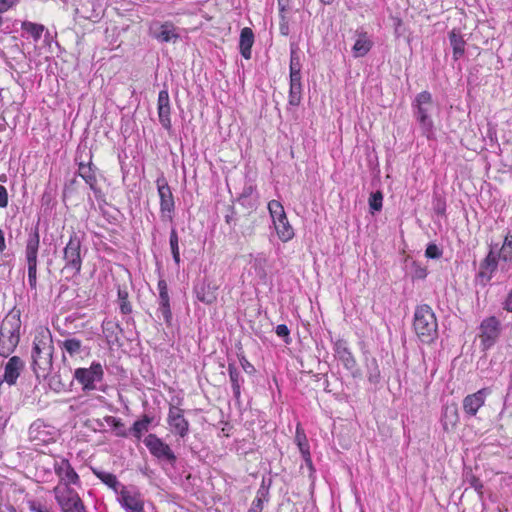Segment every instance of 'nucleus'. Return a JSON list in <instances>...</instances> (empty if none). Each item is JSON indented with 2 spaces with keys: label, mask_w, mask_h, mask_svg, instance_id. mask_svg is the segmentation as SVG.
<instances>
[{
  "label": "nucleus",
  "mask_w": 512,
  "mask_h": 512,
  "mask_svg": "<svg viewBox=\"0 0 512 512\" xmlns=\"http://www.w3.org/2000/svg\"><path fill=\"white\" fill-rule=\"evenodd\" d=\"M40 235L38 227L31 230L26 241L25 257L27 265H37Z\"/></svg>",
  "instance_id": "obj_22"
},
{
  "label": "nucleus",
  "mask_w": 512,
  "mask_h": 512,
  "mask_svg": "<svg viewBox=\"0 0 512 512\" xmlns=\"http://www.w3.org/2000/svg\"><path fill=\"white\" fill-rule=\"evenodd\" d=\"M28 507L30 512H53L51 507L37 500L28 501Z\"/></svg>",
  "instance_id": "obj_49"
},
{
  "label": "nucleus",
  "mask_w": 512,
  "mask_h": 512,
  "mask_svg": "<svg viewBox=\"0 0 512 512\" xmlns=\"http://www.w3.org/2000/svg\"><path fill=\"white\" fill-rule=\"evenodd\" d=\"M129 294L125 287L118 286L117 302L121 314L128 315L132 313V304L129 301Z\"/></svg>",
  "instance_id": "obj_34"
},
{
  "label": "nucleus",
  "mask_w": 512,
  "mask_h": 512,
  "mask_svg": "<svg viewBox=\"0 0 512 512\" xmlns=\"http://www.w3.org/2000/svg\"><path fill=\"white\" fill-rule=\"evenodd\" d=\"M501 307L504 311L512 313V289L507 293L504 300L501 302Z\"/></svg>",
  "instance_id": "obj_59"
},
{
  "label": "nucleus",
  "mask_w": 512,
  "mask_h": 512,
  "mask_svg": "<svg viewBox=\"0 0 512 512\" xmlns=\"http://www.w3.org/2000/svg\"><path fill=\"white\" fill-rule=\"evenodd\" d=\"M492 393L490 387H484L475 393L468 394L463 398V411L467 417L476 416L478 410L485 404L486 398Z\"/></svg>",
  "instance_id": "obj_15"
},
{
  "label": "nucleus",
  "mask_w": 512,
  "mask_h": 512,
  "mask_svg": "<svg viewBox=\"0 0 512 512\" xmlns=\"http://www.w3.org/2000/svg\"><path fill=\"white\" fill-rule=\"evenodd\" d=\"M153 420V416L143 414L142 417L136 420L129 428V436H133L138 441L141 440L143 434L149 431V427Z\"/></svg>",
  "instance_id": "obj_28"
},
{
  "label": "nucleus",
  "mask_w": 512,
  "mask_h": 512,
  "mask_svg": "<svg viewBox=\"0 0 512 512\" xmlns=\"http://www.w3.org/2000/svg\"><path fill=\"white\" fill-rule=\"evenodd\" d=\"M239 362L245 373L254 375L256 373L255 367L248 361L245 355H239Z\"/></svg>",
  "instance_id": "obj_55"
},
{
  "label": "nucleus",
  "mask_w": 512,
  "mask_h": 512,
  "mask_svg": "<svg viewBox=\"0 0 512 512\" xmlns=\"http://www.w3.org/2000/svg\"><path fill=\"white\" fill-rule=\"evenodd\" d=\"M498 257L504 262L512 261V231H508L504 237L503 244L498 251Z\"/></svg>",
  "instance_id": "obj_36"
},
{
  "label": "nucleus",
  "mask_w": 512,
  "mask_h": 512,
  "mask_svg": "<svg viewBox=\"0 0 512 512\" xmlns=\"http://www.w3.org/2000/svg\"><path fill=\"white\" fill-rule=\"evenodd\" d=\"M149 35L159 43H176L180 39L178 28L171 21L153 20L149 24Z\"/></svg>",
  "instance_id": "obj_12"
},
{
  "label": "nucleus",
  "mask_w": 512,
  "mask_h": 512,
  "mask_svg": "<svg viewBox=\"0 0 512 512\" xmlns=\"http://www.w3.org/2000/svg\"><path fill=\"white\" fill-rule=\"evenodd\" d=\"M53 492L62 512H86L83 501L73 488H61L58 485Z\"/></svg>",
  "instance_id": "obj_10"
},
{
  "label": "nucleus",
  "mask_w": 512,
  "mask_h": 512,
  "mask_svg": "<svg viewBox=\"0 0 512 512\" xmlns=\"http://www.w3.org/2000/svg\"><path fill=\"white\" fill-rule=\"evenodd\" d=\"M446 198L443 193L434 190L432 196V209L439 216H446Z\"/></svg>",
  "instance_id": "obj_38"
},
{
  "label": "nucleus",
  "mask_w": 512,
  "mask_h": 512,
  "mask_svg": "<svg viewBox=\"0 0 512 512\" xmlns=\"http://www.w3.org/2000/svg\"><path fill=\"white\" fill-rule=\"evenodd\" d=\"M118 494L120 495L119 503L127 512H144V502L138 492L131 494L125 486H122Z\"/></svg>",
  "instance_id": "obj_20"
},
{
  "label": "nucleus",
  "mask_w": 512,
  "mask_h": 512,
  "mask_svg": "<svg viewBox=\"0 0 512 512\" xmlns=\"http://www.w3.org/2000/svg\"><path fill=\"white\" fill-rule=\"evenodd\" d=\"M413 329L423 344H432L438 338L437 318L428 304H420L415 307Z\"/></svg>",
  "instance_id": "obj_2"
},
{
  "label": "nucleus",
  "mask_w": 512,
  "mask_h": 512,
  "mask_svg": "<svg viewBox=\"0 0 512 512\" xmlns=\"http://www.w3.org/2000/svg\"><path fill=\"white\" fill-rule=\"evenodd\" d=\"M267 262V258L264 254H258L254 260V267L261 277H266V271L264 266Z\"/></svg>",
  "instance_id": "obj_52"
},
{
  "label": "nucleus",
  "mask_w": 512,
  "mask_h": 512,
  "mask_svg": "<svg viewBox=\"0 0 512 512\" xmlns=\"http://www.w3.org/2000/svg\"><path fill=\"white\" fill-rule=\"evenodd\" d=\"M21 28L30 34L34 41H38L41 38L43 31L45 30L44 25L29 21L22 22Z\"/></svg>",
  "instance_id": "obj_41"
},
{
  "label": "nucleus",
  "mask_w": 512,
  "mask_h": 512,
  "mask_svg": "<svg viewBox=\"0 0 512 512\" xmlns=\"http://www.w3.org/2000/svg\"><path fill=\"white\" fill-rule=\"evenodd\" d=\"M478 329L482 351L491 349L498 342L502 333L501 322L496 316L484 318Z\"/></svg>",
  "instance_id": "obj_6"
},
{
  "label": "nucleus",
  "mask_w": 512,
  "mask_h": 512,
  "mask_svg": "<svg viewBox=\"0 0 512 512\" xmlns=\"http://www.w3.org/2000/svg\"><path fill=\"white\" fill-rule=\"evenodd\" d=\"M275 332L279 337L283 338L286 344H289L291 342L290 330L286 324L277 325Z\"/></svg>",
  "instance_id": "obj_54"
},
{
  "label": "nucleus",
  "mask_w": 512,
  "mask_h": 512,
  "mask_svg": "<svg viewBox=\"0 0 512 512\" xmlns=\"http://www.w3.org/2000/svg\"><path fill=\"white\" fill-rule=\"evenodd\" d=\"M443 251L435 244L429 243L425 250V256L429 259H439L442 257Z\"/></svg>",
  "instance_id": "obj_50"
},
{
  "label": "nucleus",
  "mask_w": 512,
  "mask_h": 512,
  "mask_svg": "<svg viewBox=\"0 0 512 512\" xmlns=\"http://www.w3.org/2000/svg\"><path fill=\"white\" fill-rule=\"evenodd\" d=\"M332 343L335 358L342 363L343 367L353 378H360L362 376V372L358 367L356 358L348 347L347 341L339 338L334 341L332 340Z\"/></svg>",
  "instance_id": "obj_11"
},
{
  "label": "nucleus",
  "mask_w": 512,
  "mask_h": 512,
  "mask_svg": "<svg viewBox=\"0 0 512 512\" xmlns=\"http://www.w3.org/2000/svg\"><path fill=\"white\" fill-rule=\"evenodd\" d=\"M288 104L297 107L302 100V84H289Z\"/></svg>",
  "instance_id": "obj_43"
},
{
  "label": "nucleus",
  "mask_w": 512,
  "mask_h": 512,
  "mask_svg": "<svg viewBox=\"0 0 512 512\" xmlns=\"http://www.w3.org/2000/svg\"><path fill=\"white\" fill-rule=\"evenodd\" d=\"M255 191V186L246 185L244 186L242 192L240 193L238 200H245V198H251L252 194Z\"/></svg>",
  "instance_id": "obj_61"
},
{
  "label": "nucleus",
  "mask_w": 512,
  "mask_h": 512,
  "mask_svg": "<svg viewBox=\"0 0 512 512\" xmlns=\"http://www.w3.org/2000/svg\"><path fill=\"white\" fill-rule=\"evenodd\" d=\"M270 499L269 489L265 486H260L257 490L256 497L254 500H259L262 503H267Z\"/></svg>",
  "instance_id": "obj_57"
},
{
  "label": "nucleus",
  "mask_w": 512,
  "mask_h": 512,
  "mask_svg": "<svg viewBox=\"0 0 512 512\" xmlns=\"http://www.w3.org/2000/svg\"><path fill=\"white\" fill-rule=\"evenodd\" d=\"M102 332L106 338L108 345L121 347L119 335L123 333V328L119 323L104 320L102 323Z\"/></svg>",
  "instance_id": "obj_23"
},
{
  "label": "nucleus",
  "mask_w": 512,
  "mask_h": 512,
  "mask_svg": "<svg viewBox=\"0 0 512 512\" xmlns=\"http://www.w3.org/2000/svg\"><path fill=\"white\" fill-rule=\"evenodd\" d=\"M150 454L160 462H166L172 467L177 462V457L171 447L156 434L150 433L143 440Z\"/></svg>",
  "instance_id": "obj_9"
},
{
  "label": "nucleus",
  "mask_w": 512,
  "mask_h": 512,
  "mask_svg": "<svg viewBox=\"0 0 512 512\" xmlns=\"http://www.w3.org/2000/svg\"><path fill=\"white\" fill-rule=\"evenodd\" d=\"M104 420L107 424L111 425L114 428L116 436L122 438H127L129 436V430H126L125 424L122 422L120 418L107 415L104 417Z\"/></svg>",
  "instance_id": "obj_39"
},
{
  "label": "nucleus",
  "mask_w": 512,
  "mask_h": 512,
  "mask_svg": "<svg viewBox=\"0 0 512 512\" xmlns=\"http://www.w3.org/2000/svg\"><path fill=\"white\" fill-rule=\"evenodd\" d=\"M301 70H290V83L289 84H302Z\"/></svg>",
  "instance_id": "obj_62"
},
{
  "label": "nucleus",
  "mask_w": 512,
  "mask_h": 512,
  "mask_svg": "<svg viewBox=\"0 0 512 512\" xmlns=\"http://www.w3.org/2000/svg\"><path fill=\"white\" fill-rule=\"evenodd\" d=\"M371 213L381 211L383 207V194L381 191L372 192L368 199Z\"/></svg>",
  "instance_id": "obj_44"
},
{
  "label": "nucleus",
  "mask_w": 512,
  "mask_h": 512,
  "mask_svg": "<svg viewBox=\"0 0 512 512\" xmlns=\"http://www.w3.org/2000/svg\"><path fill=\"white\" fill-rule=\"evenodd\" d=\"M47 379L49 387L57 393L63 391L66 387L65 383L61 379L60 374H54L52 376L49 375Z\"/></svg>",
  "instance_id": "obj_47"
},
{
  "label": "nucleus",
  "mask_w": 512,
  "mask_h": 512,
  "mask_svg": "<svg viewBox=\"0 0 512 512\" xmlns=\"http://www.w3.org/2000/svg\"><path fill=\"white\" fill-rule=\"evenodd\" d=\"M83 238L75 231L69 236V241L63 249V260L65 265L63 271L71 272L72 276L80 274L82 267V247Z\"/></svg>",
  "instance_id": "obj_4"
},
{
  "label": "nucleus",
  "mask_w": 512,
  "mask_h": 512,
  "mask_svg": "<svg viewBox=\"0 0 512 512\" xmlns=\"http://www.w3.org/2000/svg\"><path fill=\"white\" fill-rule=\"evenodd\" d=\"M159 291L158 312L162 315L166 324L170 325L173 315L170 306V296L168 293V284L165 279H159L157 283Z\"/></svg>",
  "instance_id": "obj_19"
},
{
  "label": "nucleus",
  "mask_w": 512,
  "mask_h": 512,
  "mask_svg": "<svg viewBox=\"0 0 512 512\" xmlns=\"http://www.w3.org/2000/svg\"><path fill=\"white\" fill-rule=\"evenodd\" d=\"M73 378L82 386L83 392L96 390V384L104 379V370L100 362L93 361L89 368H77Z\"/></svg>",
  "instance_id": "obj_7"
},
{
  "label": "nucleus",
  "mask_w": 512,
  "mask_h": 512,
  "mask_svg": "<svg viewBox=\"0 0 512 512\" xmlns=\"http://www.w3.org/2000/svg\"><path fill=\"white\" fill-rule=\"evenodd\" d=\"M4 373L2 374V383H7L9 386H13L17 383L18 378L24 372L26 364L19 356L10 357L5 364Z\"/></svg>",
  "instance_id": "obj_18"
},
{
  "label": "nucleus",
  "mask_w": 512,
  "mask_h": 512,
  "mask_svg": "<svg viewBox=\"0 0 512 512\" xmlns=\"http://www.w3.org/2000/svg\"><path fill=\"white\" fill-rule=\"evenodd\" d=\"M299 450L301 452L302 457L308 456L310 454L309 443L307 441L306 435L302 432V442L297 444Z\"/></svg>",
  "instance_id": "obj_58"
},
{
  "label": "nucleus",
  "mask_w": 512,
  "mask_h": 512,
  "mask_svg": "<svg viewBox=\"0 0 512 512\" xmlns=\"http://www.w3.org/2000/svg\"><path fill=\"white\" fill-rule=\"evenodd\" d=\"M498 244L491 246L490 251L486 255V257L481 261L479 271L476 274V282L485 287L492 279L493 274L496 272L499 264L498 253H496V249Z\"/></svg>",
  "instance_id": "obj_13"
},
{
  "label": "nucleus",
  "mask_w": 512,
  "mask_h": 512,
  "mask_svg": "<svg viewBox=\"0 0 512 512\" xmlns=\"http://www.w3.org/2000/svg\"><path fill=\"white\" fill-rule=\"evenodd\" d=\"M170 106V98L167 89H163L158 94L157 107Z\"/></svg>",
  "instance_id": "obj_56"
},
{
  "label": "nucleus",
  "mask_w": 512,
  "mask_h": 512,
  "mask_svg": "<svg viewBox=\"0 0 512 512\" xmlns=\"http://www.w3.org/2000/svg\"><path fill=\"white\" fill-rule=\"evenodd\" d=\"M28 284L32 290L37 288V265H27Z\"/></svg>",
  "instance_id": "obj_53"
},
{
  "label": "nucleus",
  "mask_w": 512,
  "mask_h": 512,
  "mask_svg": "<svg viewBox=\"0 0 512 512\" xmlns=\"http://www.w3.org/2000/svg\"><path fill=\"white\" fill-rule=\"evenodd\" d=\"M291 0H282L278 3L279 9V31L282 36H288L290 34V17L287 15L289 10V4Z\"/></svg>",
  "instance_id": "obj_29"
},
{
  "label": "nucleus",
  "mask_w": 512,
  "mask_h": 512,
  "mask_svg": "<svg viewBox=\"0 0 512 512\" xmlns=\"http://www.w3.org/2000/svg\"><path fill=\"white\" fill-rule=\"evenodd\" d=\"M93 474L105 485L111 488L115 493H119V488H122L121 483L118 481L116 475L110 472L99 470L97 468H91Z\"/></svg>",
  "instance_id": "obj_30"
},
{
  "label": "nucleus",
  "mask_w": 512,
  "mask_h": 512,
  "mask_svg": "<svg viewBox=\"0 0 512 512\" xmlns=\"http://www.w3.org/2000/svg\"><path fill=\"white\" fill-rule=\"evenodd\" d=\"M448 38L453 50V59L457 61L465 54L466 41L459 29H452L448 33Z\"/></svg>",
  "instance_id": "obj_27"
},
{
  "label": "nucleus",
  "mask_w": 512,
  "mask_h": 512,
  "mask_svg": "<svg viewBox=\"0 0 512 512\" xmlns=\"http://www.w3.org/2000/svg\"><path fill=\"white\" fill-rule=\"evenodd\" d=\"M427 268L420 265L418 262H413L412 279L423 280L427 277Z\"/></svg>",
  "instance_id": "obj_51"
},
{
  "label": "nucleus",
  "mask_w": 512,
  "mask_h": 512,
  "mask_svg": "<svg viewBox=\"0 0 512 512\" xmlns=\"http://www.w3.org/2000/svg\"><path fill=\"white\" fill-rule=\"evenodd\" d=\"M274 228L276 230L277 236L282 242H288L295 235L294 229L289 223L287 217L286 220H280L277 223H275Z\"/></svg>",
  "instance_id": "obj_33"
},
{
  "label": "nucleus",
  "mask_w": 512,
  "mask_h": 512,
  "mask_svg": "<svg viewBox=\"0 0 512 512\" xmlns=\"http://www.w3.org/2000/svg\"><path fill=\"white\" fill-rule=\"evenodd\" d=\"M367 380L370 384L377 386L381 382V372L378 361L375 357L366 359Z\"/></svg>",
  "instance_id": "obj_32"
},
{
  "label": "nucleus",
  "mask_w": 512,
  "mask_h": 512,
  "mask_svg": "<svg viewBox=\"0 0 512 512\" xmlns=\"http://www.w3.org/2000/svg\"><path fill=\"white\" fill-rule=\"evenodd\" d=\"M433 107L432 94L427 90L418 93L411 103L413 117L419 124L422 135L427 139L434 136L435 126L431 115Z\"/></svg>",
  "instance_id": "obj_3"
},
{
  "label": "nucleus",
  "mask_w": 512,
  "mask_h": 512,
  "mask_svg": "<svg viewBox=\"0 0 512 512\" xmlns=\"http://www.w3.org/2000/svg\"><path fill=\"white\" fill-rule=\"evenodd\" d=\"M463 483L468 484L476 492H481L484 489V484L478 476H476L471 468H465L463 471Z\"/></svg>",
  "instance_id": "obj_37"
},
{
  "label": "nucleus",
  "mask_w": 512,
  "mask_h": 512,
  "mask_svg": "<svg viewBox=\"0 0 512 512\" xmlns=\"http://www.w3.org/2000/svg\"><path fill=\"white\" fill-rule=\"evenodd\" d=\"M183 413L184 411L181 408L171 406L167 417V422L172 433L181 438H185L189 433V422L184 417Z\"/></svg>",
  "instance_id": "obj_17"
},
{
  "label": "nucleus",
  "mask_w": 512,
  "mask_h": 512,
  "mask_svg": "<svg viewBox=\"0 0 512 512\" xmlns=\"http://www.w3.org/2000/svg\"><path fill=\"white\" fill-rule=\"evenodd\" d=\"M263 508L264 503L260 502L259 500H253L251 507L247 512H262Z\"/></svg>",
  "instance_id": "obj_64"
},
{
  "label": "nucleus",
  "mask_w": 512,
  "mask_h": 512,
  "mask_svg": "<svg viewBox=\"0 0 512 512\" xmlns=\"http://www.w3.org/2000/svg\"><path fill=\"white\" fill-rule=\"evenodd\" d=\"M54 471L59 477L61 488H71L70 485L79 486L80 477L66 458L54 462Z\"/></svg>",
  "instance_id": "obj_14"
},
{
  "label": "nucleus",
  "mask_w": 512,
  "mask_h": 512,
  "mask_svg": "<svg viewBox=\"0 0 512 512\" xmlns=\"http://www.w3.org/2000/svg\"><path fill=\"white\" fill-rule=\"evenodd\" d=\"M268 210L272 218L273 225L280 220H286L287 215L281 202L277 200L269 201Z\"/></svg>",
  "instance_id": "obj_35"
},
{
  "label": "nucleus",
  "mask_w": 512,
  "mask_h": 512,
  "mask_svg": "<svg viewBox=\"0 0 512 512\" xmlns=\"http://www.w3.org/2000/svg\"><path fill=\"white\" fill-rule=\"evenodd\" d=\"M356 41L352 47V55L354 58L366 56L373 47V41L365 30L357 29L355 32Z\"/></svg>",
  "instance_id": "obj_21"
},
{
  "label": "nucleus",
  "mask_w": 512,
  "mask_h": 512,
  "mask_svg": "<svg viewBox=\"0 0 512 512\" xmlns=\"http://www.w3.org/2000/svg\"><path fill=\"white\" fill-rule=\"evenodd\" d=\"M60 347L70 356H74L81 352L82 341L77 338H68L60 343Z\"/></svg>",
  "instance_id": "obj_42"
},
{
  "label": "nucleus",
  "mask_w": 512,
  "mask_h": 512,
  "mask_svg": "<svg viewBox=\"0 0 512 512\" xmlns=\"http://www.w3.org/2000/svg\"><path fill=\"white\" fill-rule=\"evenodd\" d=\"M18 25V22L17 21H4L2 19V33H5V34H10L14 31V29H16Z\"/></svg>",
  "instance_id": "obj_60"
},
{
  "label": "nucleus",
  "mask_w": 512,
  "mask_h": 512,
  "mask_svg": "<svg viewBox=\"0 0 512 512\" xmlns=\"http://www.w3.org/2000/svg\"><path fill=\"white\" fill-rule=\"evenodd\" d=\"M301 60L298 54V46L295 43L290 45V65L289 70H301Z\"/></svg>",
  "instance_id": "obj_46"
},
{
  "label": "nucleus",
  "mask_w": 512,
  "mask_h": 512,
  "mask_svg": "<svg viewBox=\"0 0 512 512\" xmlns=\"http://www.w3.org/2000/svg\"><path fill=\"white\" fill-rule=\"evenodd\" d=\"M236 216H237V212H236L235 207L233 205H227L225 207L224 219H225L226 224L229 225L232 229H234V227L237 224Z\"/></svg>",
  "instance_id": "obj_48"
},
{
  "label": "nucleus",
  "mask_w": 512,
  "mask_h": 512,
  "mask_svg": "<svg viewBox=\"0 0 512 512\" xmlns=\"http://www.w3.org/2000/svg\"><path fill=\"white\" fill-rule=\"evenodd\" d=\"M77 183L76 177L71 179L68 183L65 184L63 190V197H67V195L72 194L74 191V185Z\"/></svg>",
  "instance_id": "obj_63"
},
{
  "label": "nucleus",
  "mask_w": 512,
  "mask_h": 512,
  "mask_svg": "<svg viewBox=\"0 0 512 512\" xmlns=\"http://www.w3.org/2000/svg\"><path fill=\"white\" fill-rule=\"evenodd\" d=\"M169 245L175 264L179 267L180 265V250H179V237L175 227L171 228L169 236Z\"/></svg>",
  "instance_id": "obj_40"
},
{
  "label": "nucleus",
  "mask_w": 512,
  "mask_h": 512,
  "mask_svg": "<svg viewBox=\"0 0 512 512\" xmlns=\"http://www.w3.org/2000/svg\"><path fill=\"white\" fill-rule=\"evenodd\" d=\"M97 167L90 161L88 164L84 162L78 163V175L90 186L97 184L96 177Z\"/></svg>",
  "instance_id": "obj_31"
},
{
  "label": "nucleus",
  "mask_w": 512,
  "mask_h": 512,
  "mask_svg": "<svg viewBox=\"0 0 512 512\" xmlns=\"http://www.w3.org/2000/svg\"><path fill=\"white\" fill-rule=\"evenodd\" d=\"M227 370L233 391V397L235 401L239 403L241 399V387L244 383V378L234 362L228 363Z\"/></svg>",
  "instance_id": "obj_25"
},
{
  "label": "nucleus",
  "mask_w": 512,
  "mask_h": 512,
  "mask_svg": "<svg viewBox=\"0 0 512 512\" xmlns=\"http://www.w3.org/2000/svg\"><path fill=\"white\" fill-rule=\"evenodd\" d=\"M20 328L21 319L19 311L9 312L4 319H2V337L7 335V341L4 343L2 358L8 357L13 353L20 341Z\"/></svg>",
  "instance_id": "obj_5"
},
{
  "label": "nucleus",
  "mask_w": 512,
  "mask_h": 512,
  "mask_svg": "<svg viewBox=\"0 0 512 512\" xmlns=\"http://www.w3.org/2000/svg\"><path fill=\"white\" fill-rule=\"evenodd\" d=\"M53 340L48 329L35 335L31 350V369L38 380H46L53 366Z\"/></svg>",
  "instance_id": "obj_1"
},
{
  "label": "nucleus",
  "mask_w": 512,
  "mask_h": 512,
  "mask_svg": "<svg viewBox=\"0 0 512 512\" xmlns=\"http://www.w3.org/2000/svg\"><path fill=\"white\" fill-rule=\"evenodd\" d=\"M157 110H158V117H159L160 124L162 125V127L164 129L170 130L172 127L171 118H170L171 107L170 106L157 107Z\"/></svg>",
  "instance_id": "obj_45"
},
{
  "label": "nucleus",
  "mask_w": 512,
  "mask_h": 512,
  "mask_svg": "<svg viewBox=\"0 0 512 512\" xmlns=\"http://www.w3.org/2000/svg\"><path fill=\"white\" fill-rule=\"evenodd\" d=\"M156 185L160 199L161 220L163 222H172L175 213V201L172 190L163 175L157 178Z\"/></svg>",
  "instance_id": "obj_8"
},
{
  "label": "nucleus",
  "mask_w": 512,
  "mask_h": 512,
  "mask_svg": "<svg viewBox=\"0 0 512 512\" xmlns=\"http://www.w3.org/2000/svg\"><path fill=\"white\" fill-rule=\"evenodd\" d=\"M459 421V412L456 404L446 405L442 409L441 425L446 432L451 431L456 427Z\"/></svg>",
  "instance_id": "obj_24"
},
{
  "label": "nucleus",
  "mask_w": 512,
  "mask_h": 512,
  "mask_svg": "<svg viewBox=\"0 0 512 512\" xmlns=\"http://www.w3.org/2000/svg\"><path fill=\"white\" fill-rule=\"evenodd\" d=\"M218 287L207 277L198 279L193 287V292L198 301L210 305L217 300Z\"/></svg>",
  "instance_id": "obj_16"
},
{
  "label": "nucleus",
  "mask_w": 512,
  "mask_h": 512,
  "mask_svg": "<svg viewBox=\"0 0 512 512\" xmlns=\"http://www.w3.org/2000/svg\"><path fill=\"white\" fill-rule=\"evenodd\" d=\"M254 44V32L249 27H244L240 32L239 52L246 60L251 59L252 46Z\"/></svg>",
  "instance_id": "obj_26"
}]
</instances>
